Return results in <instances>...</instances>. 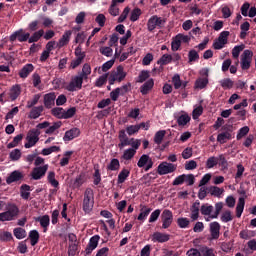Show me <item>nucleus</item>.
Here are the masks:
<instances>
[{
	"label": "nucleus",
	"mask_w": 256,
	"mask_h": 256,
	"mask_svg": "<svg viewBox=\"0 0 256 256\" xmlns=\"http://www.w3.org/2000/svg\"><path fill=\"white\" fill-rule=\"evenodd\" d=\"M94 205H95V194L93 193V189L87 188L84 192V198L82 203V209L84 213L92 212Z\"/></svg>",
	"instance_id": "nucleus-1"
},
{
	"label": "nucleus",
	"mask_w": 256,
	"mask_h": 256,
	"mask_svg": "<svg viewBox=\"0 0 256 256\" xmlns=\"http://www.w3.org/2000/svg\"><path fill=\"white\" fill-rule=\"evenodd\" d=\"M19 216V207L15 204H8L7 211L0 213V221H15Z\"/></svg>",
	"instance_id": "nucleus-2"
},
{
	"label": "nucleus",
	"mask_w": 256,
	"mask_h": 256,
	"mask_svg": "<svg viewBox=\"0 0 256 256\" xmlns=\"http://www.w3.org/2000/svg\"><path fill=\"white\" fill-rule=\"evenodd\" d=\"M167 23V19L159 17L158 15L151 16L147 21V30L153 33L155 29H163Z\"/></svg>",
	"instance_id": "nucleus-3"
},
{
	"label": "nucleus",
	"mask_w": 256,
	"mask_h": 256,
	"mask_svg": "<svg viewBox=\"0 0 256 256\" xmlns=\"http://www.w3.org/2000/svg\"><path fill=\"white\" fill-rule=\"evenodd\" d=\"M39 135H41V131H39V129L34 128L29 130L26 135V143L24 144L25 149L35 147L37 143H39Z\"/></svg>",
	"instance_id": "nucleus-4"
},
{
	"label": "nucleus",
	"mask_w": 256,
	"mask_h": 256,
	"mask_svg": "<svg viewBox=\"0 0 256 256\" xmlns=\"http://www.w3.org/2000/svg\"><path fill=\"white\" fill-rule=\"evenodd\" d=\"M177 171V164H173L171 162H161L157 167L158 175H169L171 173H175Z\"/></svg>",
	"instance_id": "nucleus-5"
},
{
	"label": "nucleus",
	"mask_w": 256,
	"mask_h": 256,
	"mask_svg": "<svg viewBox=\"0 0 256 256\" xmlns=\"http://www.w3.org/2000/svg\"><path fill=\"white\" fill-rule=\"evenodd\" d=\"M125 77H127V73H125L122 66H118L116 71H112L110 73L108 76V81L110 85H115V81L121 83Z\"/></svg>",
	"instance_id": "nucleus-6"
},
{
	"label": "nucleus",
	"mask_w": 256,
	"mask_h": 256,
	"mask_svg": "<svg viewBox=\"0 0 256 256\" xmlns=\"http://www.w3.org/2000/svg\"><path fill=\"white\" fill-rule=\"evenodd\" d=\"M253 61V51L244 50L240 56V65L243 71H247L251 67V62Z\"/></svg>",
	"instance_id": "nucleus-7"
},
{
	"label": "nucleus",
	"mask_w": 256,
	"mask_h": 256,
	"mask_svg": "<svg viewBox=\"0 0 256 256\" xmlns=\"http://www.w3.org/2000/svg\"><path fill=\"white\" fill-rule=\"evenodd\" d=\"M229 39V31H223L220 33L218 39H216L213 43V47L216 50L223 49L225 45H227Z\"/></svg>",
	"instance_id": "nucleus-8"
},
{
	"label": "nucleus",
	"mask_w": 256,
	"mask_h": 256,
	"mask_svg": "<svg viewBox=\"0 0 256 256\" xmlns=\"http://www.w3.org/2000/svg\"><path fill=\"white\" fill-rule=\"evenodd\" d=\"M162 229H169L173 225V212L165 209L161 214Z\"/></svg>",
	"instance_id": "nucleus-9"
},
{
	"label": "nucleus",
	"mask_w": 256,
	"mask_h": 256,
	"mask_svg": "<svg viewBox=\"0 0 256 256\" xmlns=\"http://www.w3.org/2000/svg\"><path fill=\"white\" fill-rule=\"evenodd\" d=\"M83 87V77L80 75L74 76L70 83L66 86L67 91H79Z\"/></svg>",
	"instance_id": "nucleus-10"
},
{
	"label": "nucleus",
	"mask_w": 256,
	"mask_h": 256,
	"mask_svg": "<svg viewBox=\"0 0 256 256\" xmlns=\"http://www.w3.org/2000/svg\"><path fill=\"white\" fill-rule=\"evenodd\" d=\"M210 237L209 241H216L221 235V224L219 222H211L209 224Z\"/></svg>",
	"instance_id": "nucleus-11"
},
{
	"label": "nucleus",
	"mask_w": 256,
	"mask_h": 256,
	"mask_svg": "<svg viewBox=\"0 0 256 256\" xmlns=\"http://www.w3.org/2000/svg\"><path fill=\"white\" fill-rule=\"evenodd\" d=\"M137 166L140 169L145 167V171H149V169H153V159H151L149 155L144 154L139 158L137 162Z\"/></svg>",
	"instance_id": "nucleus-12"
},
{
	"label": "nucleus",
	"mask_w": 256,
	"mask_h": 256,
	"mask_svg": "<svg viewBox=\"0 0 256 256\" xmlns=\"http://www.w3.org/2000/svg\"><path fill=\"white\" fill-rule=\"evenodd\" d=\"M48 169H49V164H46L40 167H35L31 173L32 179H34L35 181H39V179H41L42 177H45V173H47Z\"/></svg>",
	"instance_id": "nucleus-13"
},
{
	"label": "nucleus",
	"mask_w": 256,
	"mask_h": 256,
	"mask_svg": "<svg viewBox=\"0 0 256 256\" xmlns=\"http://www.w3.org/2000/svg\"><path fill=\"white\" fill-rule=\"evenodd\" d=\"M171 239V235L167 233H162V232H154L151 235V242L152 243H167Z\"/></svg>",
	"instance_id": "nucleus-14"
},
{
	"label": "nucleus",
	"mask_w": 256,
	"mask_h": 256,
	"mask_svg": "<svg viewBox=\"0 0 256 256\" xmlns=\"http://www.w3.org/2000/svg\"><path fill=\"white\" fill-rule=\"evenodd\" d=\"M99 239H100L99 235H95L90 239V241L85 249L86 255H91V253H93V251H95V249H97V246L99 245Z\"/></svg>",
	"instance_id": "nucleus-15"
},
{
	"label": "nucleus",
	"mask_w": 256,
	"mask_h": 256,
	"mask_svg": "<svg viewBox=\"0 0 256 256\" xmlns=\"http://www.w3.org/2000/svg\"><path fill=\"white\" fill-rule=\"evenodd\" d=\"M79 135H81V130H79V128H71L65 132L63 141H73V139H76V137H79Z\"/></svg>",
	"instance_id": "nucleus-16"
},
{
	"label": "nucleus",
	"mask_w": 256,
	"mask_h": 256,
	"mask_svg": "<svg viewBox=\"0 0 256 256\" xmlns=\"http://www.w3.org/2000/svg\"><path fill=\"white\" fill-rule=\"evenodd\" d=\"M118 139L120 141V143L118 144L119 149H123V147H127V146L131 145V139H129V137H127L125 130L119 131Z\"/></svg>",
	"instance_id": "nucleus-17"
},
{
	"label": "nucleus",
	"mask_w": 256,
	"mask_h": 256,
	"mask_svg": "<svg viewBox=\"0 0 256 256\" xmlns=\"http://www.w3.org/2000/svg\"><path fill=\"white\" fill-rule=\"evenodd\" d=\"M35 71V66L33 64H26L22 67V69L19 71V77L20 79H27L31 73Z\"/></svg>",
	"instance_id": "nucleus-18"
},
{
	"label": "nucleus",
	"mask_w": 256,
	"mask_h": 256,
	"mask_svg": "<svg viewBox=\"0 0 256 256\" xmlns=\"http://www.w3.org/2000/svg\"><path fill=\"white\" fill-rule=\"evenodd\" d=\"M57 99V95L55 92H50L44 95V105L47 109H51L55 105V100Z\"/></svg>",
	"instance_id": "nucleus-19"
},
{
	"label": "nucleus",
	"mask_w": 256,
	"mask_h": 256,
	"mask_svg": "<svg viewBox=\"0 0 256 256\" xmlns=\"http://www.w3.org/2000/svg\"><path fill=\"white\" fill-rule=\"evenodd\" d=\"M201 203L196 201L190 208V219L191 221H197L199 219V211H200Z\"/></svg>",
	"instance_id": "nucleus-20"
},
{
	"label": "nucleus",
	"mask_w": 256,
	"mask_h": 256,
	"mask_svg": "<svg viewBox=\"0 0 256 256\" xmlns=\"http://www.w3.org/2000/svg\"><path fill=\"white\" fill-rule=\"evenodd\" d=\"M71 35H73V32L71 30H67L64 32V34L57 43L59 49H61V47H65V45H69V42L71 41Z\"/></svg>",
	"instance_id": "nucleus-21"
},
{
	"label": "nucleus",
	"mask_w": 256,
	"mask_h": 256,
	"mask_svg": "<svg viewBox=\"0 0 256 256\" xmlns=\"http://www.w3.org/2000/svg\"><path fill=\"white\" fill-rule=\"evenodd\" d=\"M152 209L145 206V205H140V214L137 217L138 221H141L142 223L149 217V214L151 213Z\"/></svg>",
	"instance_id": "nucleus-22"
},
{
	"label": "nucleus",
	"mask_w": 256,
	"mask_h": 256,
	"mask_svg": "<svg viewBox=\"0 0 256 256\" xmlns=\"http://www.w3.org/2000/svg\"><path fill=\"white\" fill-rule=\"evenodd\" d=\"M21 179H23V174H21V172L19 171H13L8 178L6 179V183L8 185H11V183H15V181H21Z\"/></svg>",
	"instance_id": "nucleus-23"
},
{
	"label": "nucleus",
	"mask_w": 256,
	"mask_h": 256,
	"mask_svg": "<svg viewBox=\"0 0 256 256\" xmlns=\"http://www.w3.org/2000/svg\"><path fill=\"white\" fill-rule=\"evenodd\" d=\"M153 85H155V81L152 78L146 81L140 88L142 95H147L153 89Z\"/></svg>",
	"instance_id": "nucleus-24"
},
{
	"label": "nucleus",
	"mask_w": 256,
	"mask_h": 256,
	"mask_svg": "<svg viewBox=\"0 0 256 256\" xmlns=\"http://www.w3.org/2000/svg\"><path fill=\"white\" fill-rule=\"evenodd\" d=\"M200 253L202 256H217V250L208 246H200Z\"/></svg>",
	"instance_id": "nucleus-25"
},
{
	"label": "nucleus",
	"mask_w": 256,
	"mask_h": 256,
	"mask_svg": "<svg viewBox=\"0 0 256 256\" xmlns=\"http://www.w3.org/2000/svg\"><path fill=\"white\" fill-rule=\"evenodd\" d=\"M131 175V171L127 168H123L120 173L118 174V180L117 183L118 185H121L122 183H125L127 181V178Z\"/></svg>",
	"instance_id": "nucleus-26"
},
{
	"label": "nucleus",
	"mask_w": 256,
	"mask_h": 256,
	"mask_svg": "<svg viewBox=\"0 0 256 256\" xmlns=\"http://www.w3.org/2000/svg\"><path fill=\"white\" fill-rule=\"evenodd\" d=\"M231 138H232L231 132H229V131L221 132L217 136V141L221 145H224V143H227V141H231Z\"/></svg>",
	"instance_id": "nucleus-27"
},
{
	"label": "nucleus",
	"mask_w": 256,
	"mask_h": 256,
	"mask_svg": "<svg viewBox=\"0 0 256 256\" xmlns=\"http://www.w3.org/2000/svg\"><path fill=\"white\" fill-rule=\"evenodd\" d=\"M61 125H63V124L61 123V121L54 122L53 125L49 126V127L45 130V134H46V135H55V134H57V130L61 129Z\"/></svg>",
	"instance_id": "nucleus-28"
},
{
	"label": "nucleus",
	"mask_w": 256,
	"mask_h": 256,
	"mask_svg": "<svg viewBox=\"0 0 256 256\" xmlns=\"http://www.w3.org/2000/svg\"><path fill=\"white\" fill-rule=\"evenodd\" d=\"M113 65H115V60H110L104 63L102 67L95 68V71H98V74L101 75V73H107Z\"/></svg>",
	"instance_id": "nucleus-29"
},
{
	"label": "nucleus",
	"mask_w": 256,
	"mask_h": 256,
	"mask_svg": "<svg viewBox=\"0 0 256 256\" xmlns=\"http://www.w3.org/2000/svg\"><path fill=\"white\" fill-rule=\"evenodd\" d=\"M208 193H210L212 197H221V195L225 193V189L218 186H210L208 187Z\"/></svg>",
	"instance_id": "nucleus-30"
},
{
	"label": "nucleus",
	"mask_w": 256,
	"mask_h": 256,
	"mask_svg": "<svg viewBox=\"0 0 256 256\" xmlns=\"http://www.w3.org/2000/svg\"><path fill=\"white\" fill-rule=\"evenodd\" d=\"M36 221H39L41 227L44 229V233L47 232V227H49V223H51V218L49 215L38 217Z\"/></svg>",
	"instance_id": "nucleus-31"
},
{
	"label": "nucleus",
	"mask_w": 256,
	"mask_h": 256,
	"mask_svg": "<svg viewBox=\"0 0 256 256\" xmlns=\"http://www.w3.org/2000/svg\"><path fill=\"white\" fill-rule=\"evenodd\" d=\"M244 49H245V45L244 44L235 46L232 49V57H233V59L237 60L236 61V65H239V55H241V51H243Z\"/></svg>",
	"instance_id": "nucleus-32"
},
{
	"label": "nucleus",
	"mask_w": 256,
	"mask_h": 256,
	"mask_svg": "<svg viewBox=\"0 0 256 256\" xmlns=\"http://www.w3.org/2000/svg\"><path fill=\"white\" fill-rule=\"evenodd\" d=\"M43 113V106L33 107L29 113L30 119H39Z\"/></svg>",
	"instance_id": "nucleus-33"
},
{
	"label": "nucleus",
	"mask_w": 256,
	"mask_h": 256,
	"mask_svg": "<svg viewBox=\"0 0 256 256\" xmlns=\"http://www.w3.org/2000/svg\"><path fill=\"white\" fill-rule=\"evenodd\" d=\"M31 186L24 184L21 186L20 188V195L22 197V199H25L27 201V199H29V197H31Z\"/></svg>",
	"instance_id": "nucleus-34"
},
{
	"label": "nucleus",
	"mask_w": 256,
	"mask_h": 256,
	"mask_svg": "<svg viewBox=\"0 0 256 256\" xmlns=\"http://www.w3.org/2000/svg\"><path fill=\"white\" fill-rule=\"evenodd\" d=\"M43 35H45V31L43 29L34 32L32 36H29L28 43H37V41H39Z\"/></svg>",
	"instance_id": "nucleus-35"
},
{
	"label": "nucleus",
	"mask_w": 256,
	"mask_h": 256,
	"mask_svg": "<svg viewBox=\"0 0 256 256\" xmlns=\"http://www.w3.org/2000/svg\"><path fill=\"white\" fill-rule=\"evenodd\" d=\"M200 212L204 216H208L211 219V215H213V206L209 204H203L200 208Z\"/></svg>",
	"instance_id": "nucleus-36"
},
{
	"label": "nucleus",
	"mask_w": 256,
	"mask_h": 256,
	"mask_svg": "<svg viewBox=\"0 0 256 256\" xmlns=\"http://www.w3.org/2000/svg\"><path fill=\"white\" fill-rule=\"evenodd\" d=\"M218 165L221 167V171H227V169H229V162H227L225 155L220 154L218 156Z\"/></svg>",
	"instance_id": "nucleus-37"
},
{
	"label": "nucleus",
	"mask_w": 256,
	"mask_h": 256,
	"mask_svg": "<svg viewBox=\"0 0 256 256\" xmlns=\"http://www.w3.org/2000/svg\"><path fill=\"white\" fill-rule=\"evenodd\" d=\"M135 155H137V151H135V149L128 148L124 151L122 159H124V161H131Z\"/></svg>",
	"instance_id": "nucleus-38"
},
{
	"label": "nucleus",
	"mask_w": 256,
	"mask_h": 256,
	"mask_svg": "<svg viewBox=\"0 0 256 256\" xmlns=\"http://www.w3.org/2000/svg\"><path fill=\"white\" fill-rule=\"evenodd\" d=\"M29 239L32 247H35L39 243V232L37 230H31L29 232Z\"/></svg>",
	"instance_id": "nucleus-39"
},
{
	"label": "nucleus",
	"mask_w": 256,
	"mask_h": 256,
	"mask_svg": "<svg viewBox=\"0 0 256 256\" xmlns=\"http://www.w3.org/2000/svg\"><path fill=\"white\" fill-rule=\"evenodd\" d=\"M189 121H191V117L188 116L187 113L181 114L178 118H177V123L180 127H185V125H187V123H189Z\"/></svg>",
	"instance_id": "nucleus-40"
},
{
	"label": "nucleus",
	"mask_w": 256,
	"mask_h": 256,
	"mask_svg": "<svg viewBox=\"0 0 256 256\" xmlns=\"http://www.w3.org/2000/svg\"><path fill=\"white\" fill-rule=\"evenodd\" d=\"M245 209V198H239L238 204L236 206V217H241L243 215V210Z\"/></svg>",
	"instance_id": "nucleus-41"
},
{
	"label": "nucleus",
	"mask_w": 256,
	"mask_h": 256,
	"mask_svg": "<svg viewBox=\"0 0 256 256\" xmlns=\"http://www.w3.org/2000/svg\"><path fill=\"white\" fill-rule=\"evenodd\" d=\"M19 95H21V86H19V85L13 86L10 90L11 101H15V99H17V97H19Z\"/></svg>",
	"instance_id": "nucleus-42"
},
{
	"label": "nucleus",
	"mask_w": 256,
	"mask_h": 256,
	"mask_svg": "<svg viewBox=\"0 0 256 256\" xmlns=\"http://www.w3.org/2000/svg\"><path fill=\"white\" fill-rule=\"evenodd\" d=\"M166 133L167 132L165 130H160L156 132L154 135V143H156V145H161V143H163V139H165Z\"/></svg>",
	"instance_id": "nucleus-43"
},
{
	"label": "nucleus",
	"mask_w": 256,
	"mask_h": 256,
	"mask_svg": "<svg viewBox=\"0 0 256 256\" xmlns=\"http://www.w3.org/2000/svg\"><path fill=\"white\" fill-rule=\"evenodd\" d=\"M119 167H121V164L119 163V159L114 158L107 165V170L108 171H119Z\"/></svg>",
	"instance_id": "nucleus-44"
},
{
	"label": "nucleus",
	"mask_w": 256,
	"mask_h": 256,
	"mask_svg": "<svg viewBox=\"0 0 256 256\" xmlns=\"http://www.w3.org/2000/svg\"><path fill=\"white\" fill-rule=\"evenodd\" d=\"M209 85V79L207 78H198L195 81V89H205Z\"/></svg>",
	"instance_id": "nucleus-45"
},
{
	"label": "nucleus",
	"mask_w": 256,
	"mask_h": 256,
	"mask_svg": "<svg viewBox=\"0 0 256 256\" xmlns=\"http://www.w3.org/2000/svg\"><path fill=\"white\" fill-rule=\"evenodd\" d=\"M218 164H219L218 157L211 156L206 161V169H213V167H217Z\"/></svg>",
	"instance_id": "nucleus-46"
},
{
	"label": "nucleus",
	"mask_w": 256,
	"mask_h": 256,
	"mask_svg": "<svg viewBox=\"0 0 256 256\" xmlns=\"http://www.w3.org/2000/svg\"><path fill=\"white\" fill-rule=\"evenodd\" d=\"M249 131H250L249 126H244V127L240 128L236 135L237 141H241V139H243V137H247V135L249 134Z\"/></svg>",
	"instance_id": "nucleus-47"
},
{
	"label": "nucleus",
	"mask_w": 256,
	"mask_h": 256,
	"mask_svg": "<svg viewBox=\"0 0 256 256\" xmlns=\"http://www.w3.org/2000/svg\"><path fill=\"white\" fill-rule=\"evenodd\" d=\"M177 225L180 229H187L191 225V220L189 218L181 217L177 219Z\"/></svg>",
	"instance_id": "nucleus-48"
},
{
	"label": "nucleus",
	"mask_w": 256,
	"mask_h": 256,
	"mask_svg": "<svg viewBox=\"0 0 256 256\" xmlns=\"http://www.w3.org/2000/svg\"><path fill=\"white\" fill-rule=\"evenodd\" d=\"M142 13L143 12L140 8L133 9L130 14V21H132V23H135V21H139V17H141Z\"/></svg>",
	"instance_id": "nucleus-49"
},
{
	"label": "nucleus",
	"mask_w": 256,
	"mask_h": 256,
	"mask_svg": "<svg viewBox=\"0 0 256 256\" xmlns=\"http://www.w3.org/2000/svg\"><path fill=\"white\" fill-rule=\"evenodd\" d=\"M59 151H61L59 146H51L49 148H44L41 152V155L47 156L51 155V153H59Z\"/></svg>",
	"instance_id": "nucleus-50"
},
{
	"label": "nucleus",
	"mask_w": 256,
	"mask_h": 256,
	"mask_svg": "<svg viewBox=\"0 0 256 256\" xmlns=\"http://www.w3.org/2000/svg\"><path fill=\"white\" fill-rule=\"evenodd\" d=\"M220 85L223 89H233V85H235V83L231 78H225L220 80Z\"/></svg>",
	"instance_id": "nucleus-51"
},
{
	"label": "nucleus",
	"mask_w": 256,
	"mask_h": 256,
	"mask_svg": "<svg viewBox=\"0 0 256 256\" xmlns=\"http://www.w3.org/2000/svg\"><path fill=\"white\" fill-rule=\"evenodd\" d=\"M89 75H91V65L84 64L82 68L81 74H79L82 79H88Z\"/></svg>",
	"instance_id": "nucleus-52"
},
{
	"label": "nucleus",
	"mask_w": 256,
	"mask_h": 256,
	"mask_svg": "<svg viewBox=\"0 0 256 256\" xmlns=\"http://www.w3.org/2000/svg\"><path fill=\"white\" fill-rule=\"evenodd\" d=\"M13 233L16 239H25L27 237V231L23 228H15Z\"/></svg>",
	"instance_id": "nucleus-53"
},
{
	"label": "nucleus",
	"mask_w": 256,
	"mask_h": 256,
	"mask_svg": "<svg viewBox=\"0 0 256 256\" xmlns=\"http://www.w3.org/2000/svg\"><path fill=\"white\" fill-rule=\"evenodd\" d=\"M40 99H41V94L34 95L33 98L27 102V105H26L27 109H31L35 107V105L39 103Z\"/></svg>",
	"instance_id": "nucleus-54"
},
{
	"label": "nucleus",
	"mask_w": 256,
	"mask_h": 256,
	"mask_svg": "<svg viewBox=\"0 0 256 256\" xmlns=\"http://www.w3.org/2000/svg\"><path fill=\"white\" fill-rule=\"evenodd\" d=\"M21 141H23V134H19L14 137L13 141L7 145L8 149H13V147H17V145H19Z\"/></svg>",
	"instance_id": "nucleus-55"
},
{
	"label": "nucleus",
	"mask_w": 256,
	"mask_h": 256,
	"mask_svg": "<svg viewBox=\"0 0 256 256\" xmlns=\"http://www.w3.org/2000/svg\"><path fill=\"white\" fill-rule=\"evenodd\" d=\"M52 115H54V117H57V119H65V109L54 108L52 109Z\"/></svg>",
	"instance_id": "nucleus-56"
},
{
	"label": "nucleus",
	"mask_w": 256,
	"mask_h": 256,
	"mask_svg": "<svg viewBox=\"0 0 256 256\" xmlns=\"http://www.w3.org/2000/svg\"><path fill=\"white\" fill-rule=\"evenodd\" d=\"M107 79H109V74H103L95 81L96 87H103L107 83Z\"/></svg>",
	"instance_id": "nucleus-57"
},
{
	"label": "nucleus",
	"mask_w": 256,
	"mask_h": 256,
	"mask_svg": "<svg viewBox=\"0 0 256 256\" xmlns=\"http://www.w3.org/2000/svg\"><path fill=\"white\" fill-rule=\"evenodd\" d=\"M48 182L50 183V185H52V187H59V181H57L55 179V172L51 171L48 173Z\"/></svg>",
	"instance_id": "nucleus-58"
},
{
	"label": "nucleus",
	"mask_w": 256,
	"mask_h": 256,
	"mask_svg": "<svg viewBox=\"0 0 256 256\" xmlns=\"http://www.w3.org/2000/svg\"><path fill=\"white\" fill-rule=\"evenodd\" d=\"M173 61V56L164 54L158 61L159 65H169Z\"/></svg>",
	"instance_id": "nucleus-59"
},
{
	"label": "nucleus",
	"mask_w": 256,
	"mask_h": 256,
	"mask_svg": "<svg viewBox=\"0 0 256 256\" xmlns=\"http://www.w3.org/2000/svg\"><path fill=\"white\" fill-rule=\"evenodd\" d=\"M29 37H31V34L24 33L23 29L18 30V41L20 43H23L25 41H29Z\"/></svg>",
	"instance_id": "nucleus-60"
},
{
	"label": "nucleus",
	"mask_w": 256,
	"mask_h": 256,
	"mask_svg": "<svg viewBox=\"0 0 256 256\" xmlns=\"http://www.w3.org/2000/svg\"><path fill=\"white\" fill-rule=\"evenodd\" d=\"M223 209V202H218L215 204V212L210 216L211 219H217L221 210Z\"/></svg>",
	"instance_id": "nucleus-61"
},
{
	"label": "nucleus",
	"mask_w": 256,
	"mask_h": 256,
	"mask_svg": "<svg viewBox=\"0 0 256 256\" xmlns=\"http://www.w3.org/2000/svg\"><path fill=\"white\" fill-rule=\"evenodd\" d=\"M181 40L179 38V35H176L171 43L172 51H179V48L181 47Z\"/></svg>",
	"instance_id": "nucleus-62"
},
{
	"label": "nucleus",
	"mask_w": 256,
	"mask_h": 256,
	"mask_svg": "<svg viewBox=\"0 0 256 256\" xmlns=\"http://www.w3.org/2000/svg\"><path fill=\"white\" fill-rule=\"evenodd\" d=\"M110 15H112V17H117V15H119V6H117V4H115V2H111V5L108 9Z\"/></svg>",
	"instance_id": "nucleus-63"
},
{
	"label": "nucleus",
	"mask_w": 256,
	"mask_h": 256,
	"mask_svg": "<svg viewBox=\"0 0 256 256\" xmlns=\"http://www.w3.org/2000/svg\"><path fill=\"white\" fill-rule=\"evenodd\" d=\"M10 159L11 161H19L21 159V150L14 149L10 152Z\"/></svg>",
	"instance_id": "nucleus-64"
}]
</instances>
